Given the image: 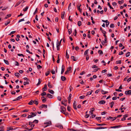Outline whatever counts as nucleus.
I'll list each match as a JSON object with an SVG mask.
<instances>
[{
    "label": "nucleus",
    "instance_id": "1",
    "mask_svg": "<svg viewBox=\"0 0 131 131\" xmlns=\"http://www.w3.org/2000/svg\"><path fill=\"white\" fill-rule=\"evenodd\" d=\"M61 112L64 114L67 115V113L65 112V111H66V109L63 106H61Z\"/></svg>",
    "mask_w": 131,
    "mask_h": 131
},
{
    "label": "nucleus",
    "instance_id": "2",
    "mask_svg": "<svg viewBox=\"0 0 131 131\" xmlns=\"http://www.w3.org/2000/svg\"><path fill=\"white\" fill-rule=\"evenodd\" d=\"M55 126L56 127L60 129H62L63 128L62 125L60 124H57Z\"/></svg>",
    "mask_w": 131,
    "mask_h": 131
},
{
    "label": "nucleus",
    "instance_id": "3",
    "mask_svg": "<svg viewBox=\"0 0 131 131\" xmlns=\"http://www.w3.org/2000/svg\"><path fill=\"white\" fill-rule=\"evenodd\" d=\"M125 94L126 95L131 94V90L126 91L125 92Z\"/></svg>",
    "mask_w": 131,
    "mask_h": 131
},
{
    "label": "nucleus",
    "instance_id": "4",
    "mask_svg": "<svg viewBox=\"0 0 131 131\" xmlns=\"http://www.w3.org/2000/svg\"><path fill=\"white\" fill-rule=\"evenodd\" d=\"M25 81H25V85L29 84V82H30V81L29 80H28L27 78L25 77Z\"/></svg>",
    "mask_w": 131,
    "mask_h": 131
},
{
    "label": "nucleus",
    "instance_id": "5",
    "mask_svg": "<svg viewBox=\"0 0 131 131\" xmlns=\"http://www.w3.org/2000/svg\"><path fill=\"white\" fill-rule=\"evenodd\" d=\"M122 126V125H117V126H111L110 127V128H117L119 127H121Z\"/></svg>",
    "mask_w": 131,
    "mask_h": 131
},
{
    "label": "nucleus",
    "instance_id": "6",
    "mask_svg": "<svg viewBox=\"0 0 131 131\" xmlns=\"http://www.w3.org/2000/svg\"><path fill=\"white\" fill-rule=\"evenodd\" d=\"M71 69V68L70 67L69 68H67V70L65 72L64 74H67V73L68 72L70 71V70Z\"/></svg>",
    "mask_w": 131,
    "mask_h": 131
},
{
    "label": "nucleus",
    "instance_id": "7",
    "mask_svg": "<svg viewBox=\"0 0 131 131\" xmlns=\"http://www.w3.org/2000/svg\"><path fill=\"white\" fill-rule=\"evenodd\" d=\"M47 85L46 84H45V85L44 87L42 88V91L43 92H44L45 91H46L47 90Z\"/></svg>",
    "mask_w": 131,
    "mask_h": 131
},
{
    "label": "nucleus",
    "instance_id": "8",
    "mask_svg": "<svg viewBox=\"0 0 131 131\" xmlns=\"http://www.w3.org/2000/svg\"><path fill=\"white\" fill-rule=\"evenodd\" d=\"M73 106L75 110H77V107H76V101H74L73 103Z\"/></svg>",
    "mask_w": 131,
    "mask_h": 131
},
{
    "label": "nucleus",
    "instance_id": "9",
    "mask_svg": "<svg viewBox=\"0 0 131 131\" xmlns=\"http://www.w3.org/2000/svg\"><path fill=\"white\" fill-rule=\"evenodd\" d=\"M105 101H104V100H101L99 101L98 102V103L99 104H105Z\"/></svg>",
    "mask_w": 131,
    "mask_h": 131
},
{
    "label": "nucleus",
    "instance_id": "10",
    "mask_svg": "<svg viewBox=\"0 0 131 131\" xmlns=\"http://www.w3.org/2000/svg\"><path fill=\"white\" fill-rule=\"evenodd\" d=\"M48 85L49 87L50 88H52L53 87V85L51 84L49 82L48 84Z\"/></svg>",
    "mask_w": 131,
    "mask_h": 131
},
{
    "label": "nucleus",
    "instance_id": "11",
    "mask_svg": "<svg viewBox=\"0 0 131 131\" xmlns=\"http://www.w3.org/2000/svg\"><path fill=\"white\" fill-rule=\"evenodd\" d=\"M64 66L63 65L62 66L61 71V74H62L64 71Z\"/></svg>",
    "mask_w": 131,
    "mask_h": 131
},
{
    "label": "nucleus",
    "instance_id": "12",
    "mask_svg": "<svg viewBox=\"0 0 131 131\" xmlns=\"http://www.w3.org/2000/svg\"><path fill=\"white\" fill-rule=\"evenodd\" d=\"M47 105H46L45 104H42L41 106L39 107V108H43L45 107H46V108H47Z\"/></svg>",
    "mask_w": 131,
    "mask_h": 131
},
{
    "label": "nucleus",
    "instance_id": "13",
    "mask_svg": "<svg viewBox=\"0 0 131 131\" xmlns=\"http://www.w3.org/2000/svg\"><path fill=\"white\" fill-rule=\"evenodd\" d=\"M71 59L74 61H76L78 60L77 58H76L74 56H71Z\"/></svg>",
    "mask_w": 131,
    "mask_h": 131
},
{
    "label": "nucleus",
    "instance_id": "14",
    "mask_svg": "<svg viewBox=\"0 0 131 131\" xmlns=\"http://www.w3.org/2000/svg\"><path fill=\"white\" fill-rule=\"evenodd\" d=\"M107 128L105 127H97L96 128H95L96 129H105L106 128Z\"/></svg>",
    "mask_w": 131,
    "mask_h": 131
},
{
    "label": "nucleus",
    "instance_id": "15",
    "mask_svg": "<svg viewBox=\"0 0 131 131\" xmlns=\"http://www.w3.org/2000/svg\"><path fill=\"white\" fill-rule=\"evenodd\" d=\"M47 96L49 98H52L53 97V96L51 94L48 93L47 94Z\"/></svg>",
    "mask_w": 131,
    "mask_h": 131
},
{
    "label": "nucleus",
    "instance_id": "16",
    "mask_svg": "<svg viewBox=\"0 0 131 131\" xmlns=\"http://www.w3.org/2000/svg\"><path fill=\"white\" fill-rule=\"evenodd\" d=\"M61 79L62 81H66V78L64 76H61Z\"/></svg>",
    "mask_w": 131,
    "mask_h": 131
},
{
    "label": "nucleus",
    "instance_id": "17",
    "mask_svg": "<svg viewBox=\"0 0 131 131\" xmlns=\"http://www.w3.org/2000/svg\"><path fill=\"white\" fill-rule=\"evenodd\" d=\"M65 14V12L63 11L62 12L61 14V17L62 19H63L64 18V16Z\"/></svg>",
    "mask_w": 131,
    "mask_h": 131
},
{
    "label": "nucleus",
    "instance_id": "18",
    "mask_svg": "<svg viewBox=\"0 0 131 131\" xmlns=\"http://www.w3.org/2000/svg\"><path fill=\"white\" fill-rule=\"evenodd\" d=\"M35 126V125L32 124H31V125L30 126V127H31V128L29 129L28 130L29 131L31 130L32 129H33V128L34 127V126Z\"/></svg>",
    "mask_w": 131,
    "mask_h": 131
},
{
    "label": "nucleus",
    "instance_id": "19",
    "mask_svg": "<svg viewBox=\"0 0 131 131\" xmlns=\"http://www.w3.org/2000/svg\"><path fill=\"white\" fill-rule=\"evenodd\" d=\"M44 124H46L47 125L45 126V127H47V126H48L49 125H50V124L51 125V122H50L46 123H44Z\"/></svg>",
    "mask_w": 131,
    "mask_h": 131
},
{
    "label": "nucleus",
    "instance_id": "20",
    "mask_svg": "<svg viewBox=\"0 0 131 131\" xmlns=\"http://www.w3.org/2000/svg\"><path fill=\"white\" fill-rule=\"evenodd\" d=\"M41 80L40 79H38V83L37 84V86H38L41 83Z\"/></svg>",
    "mask_w": 131,
    "mask_h": 131
},
{
    "label": "nucleus",
    "instance_id": "21",
    "mask_svg": "<svg viewBox=\"0 0 131 131\" xmlns=\"http://www.w3.org/2000/svg\"><path fill=\"white\" fill-rule=\"evenodd\" d=\"M7 21V23H6L5 24V25L6 26H7L10 23V20L9 19Z\"/></svg>",
    "mask_w": 131,
    "mask_h": 131
},
{
    "label": "nucleus",
    "instance_id": "22",
    "mask_svg": "<svg viewBox=\"0 0 131 131\" xmlns=\"http://www.w3.org/2000/svg\"><path fill=\"white\" fill-rule=\"evenodd\" d=\"M101 92H102V94H106V93H108V91L105 92L103 90H102Z\"/></svg>",
    "mask_w": 131,
    "mask_h": 131
},
{
    "label": "nucleus",
    "instance_id": "23",
    "mask_svg": "<svg viewBox=\"0 0 131 131\" xmlns=\"http://www.w3.org/2000/svg\"><path fill=\"white\" fill-rule=\"evenodd\" d=\"M33 103L35 104L36 105H37L38 104V101H36L35 100L33 101Z\"/></svg>",
    "mask_w": 131,
    "mask_h": 131
},
{
    "label": "nucleus",
    "instance_id": "24",
    "mask_svg": "<svg viewBox=\"0 0 131 131\" xmlns=\"http://www.w3.org/2000/svg\"><path fill=\"white\" fill-rule=\"evenodd\" d=\"M118 3L119 4H121L124 3V0H122L121 1H119Z\"/></svg>",
    "mask_w": 131,
    "mask_h": 131
},
{
    "label": "nucleus",
    "instance_id": "25",
    "mask_svg": "<svg viewBox=\"0 0 131 131\" xmlns=\"http://www.w3.org/2000/svg\"><path fill=\"white\" fill-rule=\"evenodd\" d=\"M98 53L100 54H103L102 51L101 50H99L98 51Z\"/></svg>",
    "mask_w": 131,
    "mask_h": 131
},
{
    "label": "nucleus",
    "instance_id": "26",
    "mask_svg": "<svg viewBox=\"0 0 131 131\" xmlns=\"http://www.w3.org/2000/svg\"><path fill=\"white\" fill-rule=\"evenodd\" d=\"M33 102V100H31L28 103V104L29 105H31L32 104Z\"/></svg>",
    "mask_w": 131,
    "mask_h": 131
},
{
    "label": "nucleus",
    "instance_id": "27",
    "mask_svg": "<svg viewBox=\"0 0 131 131\" xmlns=\"http://www.w3.org/2000/svg\"><path fill=\"white\" fill-rule=\"evenodd\" d=\"M3 60L4 62L5 63L7 64H9V63L8 61L7 60H6L5 59H4Z\"/></svg>",
    "mask_w": 131,
    "mask_h": 131
},
{
    "label": "nucleus",
    "instance_id": "28",
    "mask_svg": "<svg viewBox=\"0 0 131 131\" xmlns=\"http://www.w3.org/2000/svg\"><path fill=\"white\" fill-rule=\"evenodd\" d=\"M110 104H111L110 107L111 108H112L113 106V105L114 104V102L113 101H112V102H111L110 103Z\"/></svg>",
    "mask_w": 131,
    "mask_h": 131
},
{
    "label": "nucleus",
    "instance_id": "29",
    "mask_svg": "<svg viewBox=\"0 0 131 131\" xmlns=\"http://www.w3.org/2000/svg\"><path fill=\"white\" fill-rule=\"evenodd\" d=\"M68 31L69 32V35L72 32V29H68Z\"/></svg>",
    "mask_w": 131,
    "mask_h": 131
},
{
    "label": "nucleus",
    "instance_id": "30",
    "mask_svg": "<svg viewBox=\"0 0 131 131\" xmlns=\"http://www.w3.org/2000/svg\"><path fill=\"white\" fill-rule=\"evenodd\" d=\"M92 92V90H91L90 91L88 92L87 93V94L86 95V96H87L88 95H90L91 94Z\"/></svg>",
    "mask_w": 131,
    "mask_h": 131
},
{
    "label": "nucleus",
    "instance_id": "31",
    "mask_svg": "<svg viewBox=\"0 0 131 131\" xmlns=\"http://www.w3.org/2000/svg\"><path fill=\"white\" fill-rule=\"evenodd\" d=\"M49 91L50 93L53 94L54 93V92L52 90H50V89L49 90Z\"/></svg>",
    "mask_w": 131,
    "mask_h": 131
},
{
    "label": "nucleus",
    "instance_id": "32",
    "mask_svg": "<svg viewBox=\"0 0 131 131\" xmlns=\"http://www.w3.org/2000/svg\"><path fill=\"white\" fill-rule=\"evenodd\" d=\"M78 25L79 26H80L81 25V21H79L78 23Z\"/></svg>",
    "mask_w": 131,
    "mask_h": 131
},
{
    "label": "nucleus",
    "instance_id": "33",
    "mask_svg": "<svg viewBox=\"0 0 131 131\" xmlns=\"http://www.w3.org/2000/svg\"><path fill=\"white\" fill-rule=\"evenodd\" d=\"M99 69V68H97L96 69H94L93 70V72H96V71H97L98 70V69Z\"/></svg>",
    "mask_w": 131,
    "mask_h": 131
},
{
    "label": "nucleus",
    "instance_id": "34",
    "mask_svg": "<svg viewBox=\"0 0 131 131\" xmlns=\"http://www.w3.org/2000/svg\"><path fill=\"white\" fill-rule=\"evenodd\" d=\"M107 5L109 6L110 8L111 9H113V8L110 5V3L108 2L107 3Z\"/></svg>",
    "mask_w": 131,
    "mask_h": 131
},
{
    "label": "nucleus",
    "instance_id": "35",
    "mask_svg": "<svg viewBox=\"0 0 131 131\" xmlns=\"http://www.w3.org/2000/svg\"><path fill=\"white\" fill-rule=\"evenodd\" d=\"M116 63L117 64H120L121 63V60L117 61H116Z\"/></svg>",
    "mask_w": 131,
    "mask_h": 131
},
{
    "label": "nucleus",
    "instance_id": "36",
    "mask_svg": "<svg viewBox=\"0 0 131 131\" xmlns=\"http://www.w3.org/2000/svg\"><path fill=\"white\" fill-rule=\"evenodd\" d=\"M62 40V39L59 42V41H58L57 40V44L58 45H61V41Z\"/></svg>",
    "mask_w": 131,
    "mask_h": 131
},
{
    "label": "nucleus",
    "instance_id": "37",
    "mask_svg": "<svg viewBox=\"0 0 131 131\" xmlns=\"http://www.w3.org/2000/svg\"><path fill=\"white\" fill-rule=\"evenodd\" d=\"M69 55L68 54L67 50L66 51V57L68 59L69 58Z\"/></svg>",
    "mask_w": 131,
    "mask_h": 131
},
{
    "label": "nucleus",
    "instance_id": "38",
    "mask_svg": "<svg viewBox=\"0 0 131 131\" xmlns=\"http://www.w3.org/2000/svg\"><path fill=\"white\" fill-rule=\"evenodd\" d=\"M30 114L32 115L33 117L36 115V114L33 112H31L30 113Z\"/></svg>",
    "mask_w": 131,
    "mask_h": 131
},
{
    "label": "nucleus",
    "instance_id": "39",
    "mask_svg": "<svg viewBox=\"0 0 131 131\" xmlns=\"http://www.w3.org/2000/svg\"><path fill=\"white\" fill-rule=\"evenodd\" d=\"M89 50V49H88L85 51L84 53V55H86L88 53Z\"/></svg>",
    "mask_w": 131,
    "mask_h": 131
},
{
    "label": "nucleus",
    "instance_id": "40",
    "mask_svg": "<svg viewBox=\"0 0 131 131\" xmlns=\"http://www.w3.org/2000/svg\"><path fill=\"white\" fill-rule=\"evenodd\" d=\"M8 8V6L6 7H4L2 9V10H6Z\"/></svg>",
    "mask_w": 131,
    "mask_h": 131
},
{
    "label": "nucleus",
    "instance_id": "41",
    "mask_svg": "<svg viewBox=\"0 0 131 131\" xmlns=\"http://www.w3.org/2000/svg\"><path fill=\"white\" fill-rule=\"evenodd\" d=\"M130 52H128L126 54V56L127 57H128L130 55Z\"/></svg>",
    "mask_w": 131,
    "mask_h": 131
},
{
    "label": "nucleus",
    "instance_id": "42",
    "mask_svg": "<svg viewBox=\"0 0 131 131\" xmlns=\"http://www.w3.org/2000/svg\"><path fill=\"white\" fill-rule=\"evenodd\" d=\"M60 45L57 44V50H59L60 49Z\"/></svg>",
    "mask_w": 131,
    "mask_h": 131
},
{
    "label": "nucleus",
    "instance_id": "43",
    "mask_svg": "<svg viewBox=\"0 0 131 131\" xmlns=\"http://www.w3.org/2000/svg\"><path fill=\"white\" fill-rule=\"evenodd\" d=\"M15 76L16 77H19V76L20 74L18 73H15Z\"/></svg>",
    "mask_w": 131,
    "mask_h": 131
},
{
    "label": "nucleus",
    "instance_id": "44",
    "mask_svg": "<svg viewBox=\"0 0 131 131\" xmlns=\"http://www.w3.org/2000/svg\"><path fill=\"white\" fill-rule=\"evenodd\" d=\"M50 73V71L49 70L48 71H47L45 73V75L46 76H48L49 74Z\"/></svg>",
    "mask_w": 131,
    "mask_h": 131
},
{
    "label": "nucleus",
    "instance_id": "45",
    "mask_svg": "<svg viewBox=\"0 0 131 131\" xmlns=\"http://www.w3.org/2000/svg\"><path fill=\"white\" fill-rule=\"evenodd\" d=\"M46 95V93L45 92H43L41 94V96H43Z\"/></svg>",
    "mask_w": 131,
    "mask_h": 131
},
{
    "label": "nucleus",
    "instance_id": "46",
    "mask_svg": "<svg viewBox=\"0 0 131 131\" xmlns=\"http://www.w3.org/2000/svg\"><path fill=\"white\" fill-rule=\"evenodd\" d=\"M67 110L69 111H71L70 109L71 107L69 106H67Z\"/></svg>",
    "mask_w": 131,
    "mask_h": 131
},
{
    "label": "nucleus",
    "instance_id": "47",
    "mask_svg": "<svg viewBox=\"0 0 131 131\" xmlns=\"http://www.w3.org/2000/svg\"><path fill=\"white\" fill-rule=\"evenodd\" d=\"M38 121L37 120L35 119L34 120L33 122V123H36L37 124L38 123Z\"/></svg>",
    "mask_w": 131,
    "mask_h": 131
},
{
    "label": "nucleus",
    "instance_id": "48",
    "mask_svg": "<svg viewBox=\"0 0 131 131\" xmlns=\"http://www.w3.org/2000/svg\"><path fill=\"white\" fill-rule=\"evenodd\" d=\"M16 32L15 31H12L9 34V35H11V34H13L15 33Z\"/></svg>",
    "mask_w": 131,
    "mask_h": 131
},
{
    "label": "nucleus",
    "instance_id": "49",
    "mask_svg": "<svg viewBox=\"0 0 131 131\" xmlns=\"http://www.w3.org/2000/svg\"><path fill=\"white\" fill-rule=\"evenodd\" d=\"M110 27L111 28H114V25L113 24H111L110 25Z\"/></svg>",
    "mask_w": 131,
    "mask_h": 131
},
{
    "label": "nucleus",
    "instance_id": "50",
    "mask_svg": "<svg viewBox=\"0 0 131 131\" xmlns=\"http://www.w3.org/2000/svg\"><path fill=\"white\" fill-rule=\"evenodd\" d=\"M4 130L3 126H2L0 127V131H4Z\"/></svg>",
    "mask_w": 131,
    "mask_h": 131
},
{
    "label": "nucleus",
    "instance_id": "51",
    "mask_svg": "<svg viewBox=\"0 0 131 131\" xmlns=\"http://www.w3.org/2000/svg\"><path fill=\"white\" fill-rule=\"evenodd\" d=\"M96 119H97V120H100L101 119V117H96L95 118Z\"/></svg>",
    "mask_w": 131,
    "mask_h": 131
},
{
    "label": "nucleus",
    "instance_id": "52",
    "mask_svg": "<svg viewBox=\"0 0 131 131\" xmlns=\"http://www.w3.org/2000/svg\"><path fill=\"white\" fill-rule=\"evenodd\" d=\"M51 72L52 74H55V71L53 70H52Z\"/></svg>",
    "mask_w": 131,
    "mask_h": 131
},
{
    "label": "nucleus",
    "instance_id": "53",
    "mask_svg": "<svg viewBox=\"0 0 131 131\" xmlns=\"http://www.w3.org/2000/svg\"><path fill=\"white\" fill-rule=\"evenodd\" d=\"M21 97H22L21 96H19L16 98L17 100H18L20 99H21Z\"/></svg>",
    "mask_w": 131,
    "mask_h": 131
},
{
    "label": "nucleus",
    "instance_id": "54",
    "mask_svg": "<svg viewBox=\"0 0 131 131\" xmlns=\"http://www.w3.org/2000/svg\"><path fill=\"white\" fill-rule=\"evenodd\" d=\"M112 117H111V116L108 117H107V120H110L111 119H112Z\"/></svg>",
    "mask_w": 131,
    "mask_h": 131
},
{
    "label": "nucleus",
    "instance_id": "55",
    "mask_svg": "<svg viewBox=\"0 0 131 131\" xmlns=\"http://www.w3.org/2000/svg\"><path fill=\"white\" fill-rule=\"evenodd\" d=\"M85 97V96H80L79 97V98L80 99H83Z\"/></svg>",
    "mask_w": 131,
    "mask_h": 131
},
{
    "label": "nucleus",
    "instance_id": "56",
    "mask_svg": "<svg viewBox=\"0 0 131 131\" xmlns=\"http://www.w3.org/2000/svg\"><path fill=\"white\" fill-rule=\"evenodd\" d=\"M17 55L19 56H22L23 57H24V55L23 54H17Z\"/></svg>",
    "mask_w": 131,
    "mask_h": 131
},
{
    "label": "nucleus",
    "instance_id": "57",
    "mask_svg": "<svg viewBox=\"0 0 131 131\" xmlns=\"http://www.w3.org/2000/svg\"><path fill=\"white\" fill-rule=\"evenodd\" d=\"M110 23V22L109 21H108L107 22H106V27H107L108 25Z\"/></svg>",
    "mask_w": 131,
    "mask_h": 131
},
{
    "label": "nucleus",
    "instance_id": "58",
    "mask_svg": "<svg viewBox=\"0 0 131 131\" xmlns=\"http://www.w3.org/2000/svg\"><path fill=\"white\" fill-rule=\"evenodd\" d=\"M112 4L113 6H115L117 5L116 3L115 2L113 3Z\"/></svg>",
    "mask_w": 131,
    "mask_h": 131
},
{
    "label": "nucleus",
    "instance_id": "59",
    "mask_svg": "<svg viewBox=\"0 0 131 131\" xmlns=\"http://www.w3.org/2000/svg\"><path fill=\"white\" fill-rule=\"evenodd\" d=\"M112 118H112V121H113L116 119L117 117H112Z\"/></svg>",
    "mask_w": 131,
    "mask_h": 131
},
{
    "label": "nucleus",
    "instance_id": "60",
    "mask_svg": "<svg viewBox=\"0 0 131 131\" xmlns=\"http://www.w3.org/2000/svg\"><path fill=\"white\" fill-rule=\"evenodd\" d=\"M124 53L122 51H121L119 52V55H121L123 54Z\"/></svg>",
    "mask_w": 131,
    "mask_h": 131
},
{
    "label": "nucleus",
    "instance_id": "61",
    "mask_svg": "<svg viewBox=\"0 0 131 131\" xmlns=\"http://www.w3.org/2000/svg\"><path fill=\"white\" fill-rule=\"evenodd\" d=\"M37 67L38 69H39V68H42V66H40L39 65H38L37 66Z\"/></svg>",
    "mask_w": 131,
    "mask_h": 131
},
{
    "label": "nucleus",
    "instance_id": "62",
    "mask_svg": "<svg viewBox=\"0 0 131 131\" xmlns=\"http://www.w3.org/2000/svg\"><path fill=\"white\" fill-rule=\"evenodd\" d=\"M131 81V77L128 78L127 80V81L128 82H129Z\"/></svg>",
    "mask_w": 131,
    "mask_h": 131
},
{
    "label": "nucleus",
    "instance_id": "63",
    "mask_svg": "<svg viewBox=\"0 0 131 131\" xmlns=\"http://www.w3.org/2000/svg\"><path fill=\"white\" fill-rule=\"evenodd\" d=\"M16 64H15V65L16 66H19V63L17 61L15 62Z\"/></svg>",
    "mask_w": 131,
    "mask_h": 131
},
{
    "label": "nucleus",
    "instance_id": "64",
    "mask_svg": "<svg viewBox=\"0 0 131 131\" xmlns=\"http://www.w3.org/2000/svg\"><path fill=\"white\" fill-rule=\"evenodd\" d=\"M117 99V97H114L112 98V100H116Z\"/></svg>",
    "mask_w": 131,
    "mask_h": 131
}]
</instances>
